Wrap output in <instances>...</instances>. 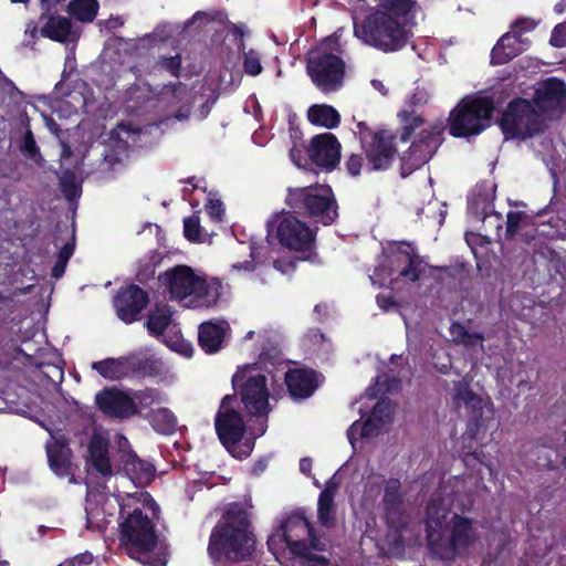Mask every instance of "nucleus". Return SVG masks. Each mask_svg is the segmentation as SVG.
Listing matches in <instances>:
<instances>
[{
  "instance_id": "f257e3e1",
  "label": "nucleus",
  "mask_w": 566,
  "mask_h": 566,
  "mask_svg": "<svg viewBox=\"0 0 566 566\" xmlns=\"http://www.w3.org/2000/svg\"><path fill=\"white\" fill-rule=\"evenodd\" d=\"M416 7L417 0H378L360 23L354 20V34L385 53L399 51L412 35L408 24Z\"/></svg>"
},
{
  "instance_id": "f03ea898",
  "label": "nucleus",
  "mask_w": 566,
  "mask_h": 566,
  "mask_svg": "<svg viewBox=\"0 0 566 566\" xmlns=\"http://www.w3.org/2000/svg\"><path fill=\"white\" fill-rule=\"evenodd\" d=\"M451 497L434 496L426 513V533L430 549L443 559L467 553L476 542L472 521L450 509Z\"/></svg>"
},
{
  "instance_id": "7ed1b4c3",
  "label": "nucleus",
  "mask_w": 566,
  "mask_h": 566,
  "mask_svg": "<svg viewBox=\"0 0 566 566\" xmlns=\"http://www.w3.org/2000/svg\"><path fill=\"white\" fill-rule=\"evenodd\" d=\"M268 546L280 563L287 559L292 566H329V560L318 554L325 551V543L301 513L285 517L270 535Z\"/></svg>"
},
{
  "instance_id": "20e7f679",
  "label": "nucleus",
  "mask_w": 566,
  "mask_h": 566,
  "mask_svg": "<svg viewBox=\"0 0 566 566\" xmlns=\"http://www.w3.org/2000/svg\"><path fill=\"white\" fill-rule=\"evenodd\" d=\"M255 543L245 505L234 503L228 506L222 518L213 527L208 552L214 563H240L251 558Z\"/></svg>"
},
{
  "instance_id": "39448f33",
  "label": "nucleus",
  "mask_w": 566,
  "mask_h": 566,
  "mask_svg": "<svg viewBox=\"0 0 566 566\" xmlns=\"http://www.w3.org/2000/svg\"><path fill=\"white\" fill-rule=\"evenodd\" d=\"M158 281L171 298L189 308L212 307L221 294V284L218 281H207L187 265H177L165 271L158 276Z\"/></svg>"
},
{
  "instance_id": "423d86ee",
  "label": "nucleus",
  "mask_w": 566,
  "mask_h": 566,
  "mask_svg": "<svg viewBox=\"0 0 566 566\" xmlns=\"http://www.w3.org/2000/svg\"><path fill=\"white\" fill-rule=\"evenodd\" d=\"M495 103L491 96H468L450 112L449 134L454 138L479 135L491 125Z\"/></svg>"
},
{
  "instance_id": "0eeeda50",
  "label": "nucleus",
  "mask_w": 566,
  "mask_h": 566,
  "mask_svg": "<svg viewBox=\"0 0 566 566\" xmlns=\"http://www.w3.org/2000/svg\"><path fill=\"white\" fill-rule=\"evenodd\" d=\"M426 271V264L409 243L389 244L385 250L384 260L370 275L371 282L385 285L402 277L416 282Z\"/></svg>"
},
{
  "instance_id": "6e6552de",
  "label": "nucleus",
  "mask_w": 566,
  "mask_h": 566,
  "mask_svg": "<svg viewBox=\"0 0 566 566\" xmlns=\"http://www.w3.org/2000/svg\"><path fill=\"white\" fill-rule=\"evenodd\" d=\"M235 399L226 396L216 416L214 426L218 437L226 449L238 459L248 458L254 448V439L244 437L245 424L238 410L233 408Z\"/></svg>"
},
{
  "instance_id": "1a4fd4ad",
  "label": "nucleus",
  "mask_w": 566,
  "mask_h": 566,
  "mask_svg": "<svg viewBox=\"0 0 566 566\" xmlns=\"http://www.w3.org/2000/svg\"><path fill=\"white\" fill-rule=\"evenodd\" d=\"M157 536L151 520L136 506L120 523V545L134 559L148 565V554L156 546Z\"/></svg>"
},
{
  "instance_id": "9d476101",
  "label": "nucleus",
  "mask_w": 566,
  "mask_h": 566,
  "mask_svg": "<svg viewBox=\"0 0 566 566\" xmlns=\"http://www.w3.org/2000/svg\"><path fill=\"white\" fill-rule=\"evenodd\" d=\"M286 203L300 213L307 214L316 222L328 226L337 218V206L328 186L291 188Z\"/></svg>"
},
{
  "instance_id": "9b49d317",
  "label": "nucleus",
  "mask_w": 566,
  "mask_h": 566,
  "mask_svg": "<svg viewBox=\"0 0 566 566\" xmlns=\"http://www.w3.org/2000/svg\"><path fill=\"white\" fill-rule=\"evenodd\" d=\"M232 384L239 389L241 401L252 417H266L270 412L268 378L258 365H244L238 368Z\"/></svg>"
},
{
  "instance_id": "f8f14e48",
  "label": "nucleus",
  "mask_w": 566,
  "mask_h": 566,
  "mask_svg": "<svg viewBox=\"0 0 566 566\" xmlns=\"http://www.w3.org/2000/svg\"><path fill=\"white\" fill-rule=\"evenodd\" d=\"M499 126L507 139L532 137L543 130L542 115L525 98L516 97L511 101L499 119Z\"/></svg>"
},
{
  "instance_id": "ddd939ff",
  "label": "nucleus",
  "mask_w": 566,
  "mask_h": 566,
  "mask_svg": "<svg viewBox=\"0 0 566 566\" xmlns=\"http://www.w3.org/2000/svg\"><path fill=\"white\" fill-rule=\"evenodd\" d=\"M306 72L313 84L324 93L338 91L345 77L343 59L323 48L308 52Z\"/></svg>"
},
{
  "instance_id": "4468645a",
  "label": "nucleus",
  "mask_w": 566,
  "mask_h": 566,
  "mask_svg": "<svg viewBox=\"0 0 566 566\" xmlns=\"http://www.w3.org/2000/svg\"><path fill=\"white\" fill-rule=\"evenodd\" d=\"M271 230H275L282 245L290 250L312 253L315 247V232L306 223L290 212H282L269 222Z\"/></svg>"
},
{
  "instance_id": "2eb2a0df",
  "label": "nucleus",
  "mask_w": 566,
  "mask_h": 566,
  "mask_svg": "<svg viewBox=\"0 0 566 566\" xmlns=\"http://www.w3.org/2000/svg\"><path fill=\"white\" fill-rule=\"evenodd\" d=\"M452 400L459 410H464L473 420L475 434L481 429H489V421L493 418V406L484 402L474 394L465 381L454 384Z\"/></svg>"
},
{
  "instance_id": "dca6fc26",
  "label": "nucleus",
  "mask_w": 566,
  "mask_h": 566,
  "mask_svg": "<svg viewBox=\"0 0 566 566\" xmlns=\"http://www.w3.org/2000/svg\"><path fill=\"white\" fill-rule=\"evenodd\" d=\"M340 144H294L290 151L297 167L307 168L310 164L333 169L340 158Z\"/></svg>"
},
{
  "instance_id": "f3484780",
  "label": "nucleus",
  "mask_w": 566,
  "mask_h": 566,
  "mask_svg": "<svg viewBox=\"0 0 566 566\" xmlns=\"http://www.w3.org/2000/svg\"><path fill=\"white\" fill-rule=\"evenodd\" d=\"M91 149L90 144H62L61 164L66 170L61 177V188L64 197L70 201L81 195V182L71 169H78Z\"/></svg>"
},
{
  "instance_id": "a211bd4d",
  "label": "nucleus",
  "mask_w": 566,
  "mask_h": 566,
  "mask_svg": "<svg viewBox=\"0 0 566 566\" xmlns=\"http://www.w3.org/2000/svg\"><path fill=\"white\" fill-rule=\"evenodd\" d=\"M196 92L182 82L169 83L163 86L158 98L176 107L174 118L188 120L196 101Z\"/></svg>"
},
{
  "instance_id": "6ab92c4d",
  "label": "nucleus",
  "mask_w": 566,
  "mask_h": 566,
  "mask_svg": "<svg viewBox=\"0 0 566 566\" xmlns=\"http://www.w3.org/2000/svg\"><path fill=\"white\" fill-rule=\"evenodd\" d=\"M95 400L103 413L112 418L125 419L137 412L134 398L115 388L98 392Z\"/></svg>"
},
{
  "instance_id": "aec40b11",
  "label": "nucleus",
  "mask_w": 566,
  "mask_h": 566,
  "mask_svg": "<svg viewBox=\"0 0 566 566\" xmlns=\"http://www.w3.org/2000/svg\"><path fill=\"white\" fill-rule=\"evenodd\" d=\"M147 303V294L136 285L122 289L115 298L117 315L125 323L135 322Z\"/></svg>"
},
{
  "instance_id": "412c9836",
  "label": "nucleus",
  "mask_w": 566,
  "mask_h": 566,
  "mask_svg": "<svg viewBox=\"0 0 566 566\" xmlns=\"http://www.w3.org/2000/svg\"><path fill=\"white\" fill-rule=\"evenodd\" d=\"M535 104L544 111L556 109L566 103V84L549 77L535 91Z\"/></svg>"
},
{
  "instance_id": "4be33fe9",
  "label": "nucleus",
  "mask_w": 566,
  "mask_h": 566,
  "mask_svg": "<svg viewBox=\"0 0 566 566\" xmlns=\"http://www.w3.org/2000/svg\"><path fill=\"white\" fill-rule=\"evenodd\" d=\"M228 332L229 324L224 319L203 322L198 329L199 345L208 354L216 353L223 346Z\"/></svg>"
},
{
  "instance_id": "5701e85b",
  "label": "nucleus",
  "mask_w": 566,
  "mask_h": 566,
  "mask_svg": "<svg viewBox=\"0 0 566 566\" xmlns=\"http://www.w3.org/2000/svg\"><path fill=\"white\" fill-rule=\"evenodd\" d=\"M285 381L291 396L301 399L310 397L318 386L316 374L308 369L287 371Z\"/></svg>"
},
{
  "instance_id": "b1692460",
  "label": "nucleus",
  "mask_w": 566,
  "mask_h": 566,
  "mask_svg": "<svg viewBox=\"0 0 566 566\" xmlns=\"http://www.w3.org/2000/svg\"><path fill=\"white\" fill-rule=\"evenodd\" d=\"M495 197V184L493 181H481L475 185L469 197V211L474 217L486 216L493 208Z\"/></svg>"
},
{
  "instance_id": "393cba45",
  "label": "nucleus",
  "mask_w": 566,
  "mask_h": 566,
  "mask_svg": "<svg viewBox=\"0 0 566 566\" xmlns=\"http://www.w3.org/2000/svg\"><path fill=\"white\" fill-rule=\"evenodd\" d=\"M90 462L103 475L112 474V465L108 459V440L101 433L95 432L88 446Z\"/></svg>"
},
{
  "instance_id": "a878e982",
  "label": "nucleus",
  "mask_w": 566,
  "mask_h": 566,
  "mask_svg": "<svg viewBox=\"0 0 566 566\" xmlns=\"http://www.w3.org/2000/svg\"><path fill=\"white\" fill-rule=\"evenodd\" d=\"M520 42L521 35L516 32L503 34L491 51V64L503 65L516 57L521 53Z\"/></svg>"
},
{
  "instance_id": "bb28decb",
  "label": "nucleus",
  "mask_w": 566,
  "mask_h": 566,
  "mask_svg": "<svg viewBox=\"0 0 566 566\" xmlns=\"http://www.w3.org/2000/svg\"><path fill=\"white\" fill-rule=\"evenodd\" d=\"M122 461L124 470L135 483L147 484L153 480L155 473L153 464L139 459L132 451L124 452Z\"/></svg>"
},
{
  "instance_id": "cd10ccee",
  "label": "nucleus",
  "mask_w": 566,
  "mask_h": 566,
  "mask_svg": "<svg viewBox=\"0 0 566 566\" xmlns=\"http://www.w3.org/2000/svg\"><path fill=\"white\" fill-rule=\"evenodd\" d=\"M366 157L373 170L387 169L396 156L392 144H367Z\"/></svg>"
},
{
  "instance_id": "c85d7f7f",
  "label": "nucleus",
  "mask_w": 566,
  "mask_h": 566,
  "mask_svg": "<svg viewBox=\"0 0 566 566\" xmlns=\"http://www.w3.org/2000/svg\"><path fill=\"white\" fill-rule=\"evenodd\" d=\"M337 484L329 480L321 492L317 503V517L323 526H331L334 523V497L337 492Z\"/></svg>"
},
{
  "instance_id": "c756f323",
  "label": "nucleus",
  "mask_w": 566,
  "mask_h": 566,
  "mask_svg": "<svg viewBox=\"0 0 566 566\" xmlns=\"http://www.w3.org/2000/svg\"><path fill=\"white\" fill-rule=\"evenodd\" d=\"M130 367L132 364L127 358H107L92 364L93 369L109 380H117L127 376Z\"/></svg>"
},
{
  "instance_id": "7c9ffc66",
  "label": "nucleus",
  "mask_w": 566,
  "mask_h": 566,
  "mask_svg": "<svg viewBox=\"0 0 566 566\" xmlns=\"http://www.w3.org/2000/svg\"><path fill=\"white\" fill-rule=\"evenodd\" d=\"M174 325L172 312L166 304L156 305L149 313L146 322L148 332L154 336H160Z\"/></svg>"
},
{
  "instance_id": "2f4dec72",
  "label": "nucleus",
  "mask_w": 566,
  "mask_h": 566,
  "mask_svg": "<svg viewBox=\"0 0 566 566\" xmlns=\"http://www.w3.org/2000/svg\"><path fill=\"white\" fill-rule=\"evenodd\" d=\"M41 32L43 36L50 40L56 42H65L70 39L72 32V22L66 17L49 15Z\"/></svg>"
},
{
  "instance_id": "473e14b6",
  "label": "nucleus",
  "mask_w": 566,
  "mask_h": 566,
  "mask_svg": "<svg viewBox=\"0 0 566 566\" xmlns=\"http://www.w3.org/2000/svg\"><path fill=\"white\" fill-rule=\"evenodd\" d=\"M46 453L51 469L57 475H67L70 473V449L62 443L53 442L46 446Z\"/></svg>"
},
{
  "instance_id": "72a5a7b5",
  "label": "nucleus",
  "mask_w": 566,
  "mask_h": 566,
  "mask_svg": "<svg viewBox=\"0 0 566 566\" xmlns=\"http://www.w3.org/2000/svg\"><path fill=\"white\" fill-rule=\"evenodd\" d=\"M308 120L328 129L335 128L340 122L339 113L331 105H312L307 111Z\"/></svg>"
},
{
  "instance_id": "f704fd0d",
  "label": "nucleus",
  "mask_w": 566,
  "mask_h": 566,
  "mask_svg": "<svg viewBox=\"0 0 566 566\" xmlns=\"http://www.w3.org/2000/svg\"><path fill=\"white\" fill-rule=\"evenodd\" d=\"M399 490L400 482L396 479H390L385 484L384 503L386 507V518L390 524H395L396 517L401 515Z\"/></svg>"
},
{
  "instance_id": "c9c22d12",
  "label": "nucleus",
  "mask_w": 566,
  "mask_h": 566,
  "mask_svg": "<svg viewBox=\"0 0 566 566\" xmlns=\"http://www.w3.org/2000/svg\"><path fill=\"white\" fill-rule=\"evenodd\" d=\"M254 336L258 337V342L261 346V358H274L279 353L280 334L273 329L263 328L259 332L250 331L245 338L252 339Z\"/></svg>"
},
{
  "instance_id": "e433bc0d",
  "label": "nucleus",
  "mask_w": 566,
  "mask_h": 566,
  "mask_svg": "<svg viewBox=\"0 0 566 566\" xmlns=\"http://www.w3.org/2000/svg\"><path fill=\"white\" fill-rule=\"evenodd\" d=\"M397 118L400 124L399 139L400 142H409L415 132L422 127L426 123L424 118L412 109H400L397 113ZM398 138V135H397Z\"/></svg>"
},
{
  "instance_id": "4c0bfd02",
  "label": "nucleus",
  "mask_w": 566,
  "mask_h": 566,
  "mask_svg": "<svg viewBox=\"0 0 566 566\" xmlns=\"http://www.w3.org/2000/svg\"><path fill=\"white\" fill-rule=\"evenodd\" d=\"M429 144H410L407 153L401 157L406 169L413 170L424 165L431 157Z\"/></svg>"
},
{
  "instance_id": "58836bf2",
  "label": "nucleus",
  "mask_w": 566,
  "mask_h": 566,
  "mask_svg": "<svg viewBox=\"0 0 566 566\" xmlns=\"http://www.w3.org/2000/svg\"><path fill=\"white\" fill-rule=\"evenodd\" d=\"M126 144H105V149L96 151L103 156L102 161L98 166V171L102 174L108 172L114 168L116 164L122 163L124 155L126 154Z\"/></svg>"
},
{
  "instance_id": "ea45409f",
  "label": "nucleus",
  "mask_w": 566,
  "mask_h": 566,
  "mask_svg": "<svg viewBox=\"0 0 566 566\" xmlns=\"http://www.w3.org/2000/svg\"><path fill=\"white\" fill-rule=\"evenodd\" d=\"M69 12L81 22H91L98 11L97 0H71Z\"/></svg>"
},
{
  "instance_id": "a19ab883",
  "label": "nucleus",
  "mask_w": 566,
  "mask_h": 566,
  "mask_svg": "<svg viewBox=\"0 0 566 566\" xmlns=\"http://www.w3.org/2000/svg\"><path fill=\"white\" fill-rule=\"evenodd\" d=\"M150 423L157 432L170 434L176 430L177 419L169 409L159 408L150 413Z\"/></svg>"
},
{
  "instance_id": "79ce46f5",
  "label": "nucleus",
  "mask_w": 566,
  "mask_h": 566,
  "mask_svg": "<svg viewBox=\"0 0 566 566\" xmlns=\"http://www.w3.org/2000/svg\"><path fill=\"white\" fill-rule=\"evenodd\" d=\"M380 426L382 424L373 419L371 416H369V418L364 423L355 421L347 430V438L353 449H356V443L358 442L356 431H359L360 438H371L377 434Z\"/></svg>"
},
{
  "instance_id": "37998d69",
  "label": "nucleus",
  "mask_w": 566,
  "mask_h": 566,
  "mask_svg": "<svg viewBox=\"0 0 566 566\" xmlns=\"http://www.w3.org/2000/svg\"><path fill=\"white\" fill-rule=\"evenodd\" d=\"M357 129L360 142L382 143L396 142L397 139V134L392 130L386 128L371 129L365 122H359L357 124Z\"/></svg>"
},
{
  "instance_id": "c03bdc74",
  "label": "nucleus",
  "mask_w": 566,
  "mask_h": 566,
  "mask_svg": "<svg viewBox=\"0 0 566 566\" xmlns=\"http://www.w3.org/2000/svg\"><path fill=\"white\" fill-rule=\"evenodd\" d=\"M161 254L158 251L148 252L140 261H139V270L138 276L140 280H147L151 277L155 273V269L161 262Z\"/></svg>"
},
{
  "instance_id": "a18cd8bd",
  "label": "nucleus",
  "mask_w": 566,
  "mask_h": 566,
  "mask_svg": "<svg viewBox=\"0 0 566 566\" xmlns=\"http://www.w3.org/2000/svg\"><path fill=\"white\" fill-rule=\"evenodd\" d=\"M447 129L444 120L438 119L432 123L429 127L422 128L419 133V139L417 142H443V134Z\"/></svg>"
},
{
  "instance_id": "49530a36",
  "label": "nucleus",
  "mask_w": 566,
  "mask_h": 566,
  "mask_svg": "<svg viewBox=\"0 0 566 566\" xmlns=\"http://www.w3.org/2000/svg\"><path fill=\"white\" fill-rule=\"evenodd\" d=\"M192 20L200 21V22H214L220 25H226L229 22L228 13L223 9H211L207 11H197Z\"/></svg>"
},
{
  "instance_id": "de8ad7c7",
  "label": "nucleus",
  "mask_w": 566,
  "mask_h": 566,
  "mask_svg": "<svg viewBox=\"0 0 566 566\" xmlns=\"http://www.w3.org/2000/svg\"><path fill=\"white\" fill-rule=\"evenodd\" d=\"M243 70L248 75L258 76L262 73L261 55L254 49L243 51Z\"/></svg>"
},
{
  "instance_id": "09e8293b",
  "label": "nucleus",
  "mask_w": 566,
  "mask_h": 566,
  "mask_svg": "<svg viewBox=\"0 0 566 566\" xmlns=\"http://www.w3.org/2000/svg\"><path fill=\"white\" fill-rule=\"evenodd\" d=\"M142 132V128L138 125H135L133 122H120L116 125V127L111 132V137L108 142H125L123 135H126V138H129L133 135L138 136Z\"/></svg>"
},
{
  "instance_id": "8fccbe9b",
  "label": "nucleus",
  "mask_w": 566,
  "mask_h": 566,
  "mask_svg": "<svg viewBox=\"0 0 566 566\" xmlns=\"http://www.w3.org/2000/svg\"><path fill=\"white\" fill-rule=\"evenodd\" d=\"M108 522L109 521L99 509L86 507V527L88 530L103 532L106 528Z\"/></svg>"
},
{
  "instance_id": "3c124183",
  "label": "nucleus",
  "mask_w": 566,
  "mask_h": 566,
  "mask_svg": "<svg viewBox=\"0 0 566 566\" xmlns=\"http://www.w3.org/2000/svg\"><path fill=\"white\" fill-rule=\"evenodd\" d=\"M184 233L189 241H201V227L198 216L193 214L184 220Z\"/></svg>"
},
{
  "instance_id": "603ef678",
  "label": "nucleus",
  "mask_w": 566,
  "mask_h": 566,
  "mask_svg": "<svg viewBox=\"0 0 566 566\" xmlns=\"http://www.w3.org/2000/svg\"><path fill=\"white\" fill-rule=\"evenodd\" d=\"M127 503L123 504V510L126 506H130L132 503H140L144 509H148L153 512L154 515H156V512L158 510L157 504L153 500V497L149 495V493L146 492H137L135 494H128L127 495Z\"/></svg>"
},
{
  "instance_id": "864d4df0",
  "label": "nucleus",
  "mask_w": 566,
  "mask_h": 566,
  "mask_svg": "<svg viewBox=\"0 0 566 566\" xmlns=\"http://www.w3.org/2000/svg\"><path fill=\"white\" fill-rule=\"evenodd\" d=\"M392 406L389 400H380L373 408L370 416L381 424L389 422L392 417Z\"/></svg>"
},
{
  "instance_id": "5fc2aeb1",
  "label": "nucleus",
  "mask_w": 566,
  "mask_h": 566,
  "mask_svg": "<svg viewBox=\"0 0 566 566\" xmlns=\"http://www.w3.org/2000/svg\"><path fill=\"white\" fill-rule=\"evenodd\" d=\"M134 401L137 400L142 407H150L154 403L164 401V396L155 389H145L135 394Z\"/></svg>"
},
{
  "instance_id": "6e6d98bb",
  "label": "nucleus",
  "mask_w": 566,
  "mask_h": 566,
  "mask_svg": "<svg viewBox=\"0 0 566 566\" xmlns=\"http://www.w3.org/2000/svg\"><path fill=\"white\" fill-rule=\"evenodd\" d=\"M224 27L228 28L233 41L237 43L238 51L243 52L245 50L244 36L248 34L247 25L229 21Z\"/></svg>"
},
{
  "instance_id": "4d7b16f0",
  "label": "nucleus",
  "mask_w": 566,
  "mask_h": 566,
  "mask_svg": "<svg viewBox=\"0 0 566 566\" xmlns=\"http://www.w3.org/2000/svg\"><path fill=\"white\" fill-rule=\"evenodd\" d=\"M527 219L523 211H510L506 216V234L513 237L517 233L521 224Z\"/></svg>"
},
{
  "instance_id": "13d9d810",
  "label": "nucleus",
  "mask_w": 566,
  "mask_h": 566,
  "mask_svg": "<svg viewBox=\"0 0 566 566\" xmlns=\"http://www.w3.org/2000/svg\"><path fill=\"white\" fill-rule=\"evenodd\" d=\"M158 64L161 69L169 72L172 76L178 77L181 70V56L180 54L170 56H160Z\"/></svg>"
},
{
  "instance_id": "bf43d9fd",
  "label": "nucleus",
  "mask_w": 566,
  "mask_h": 566,
  "mask_svg": "<svg viewBox=\"0 0 566 566\" xmlns=\"http://www.w3.org/2000/svg\"><path fill=\"white\" fill-rule=\"evenodd\" d=\"M549 44L554 48L566 46V22L558 23L554 27L551 33Z\"/></svg>"
},
{
  "instance_id": "052dcab7",
  "label": "nucleus",
  "mask_w": 566,
  "mask_h": 566,
  "mask_svg": "<svg viewBox=\"0 0 566 566\" xmlns=\"http://www.w3.org/2000/svg\"><path fill=\"white\" fill-rule=\"evenodd\" d=\"M206 210L213 221L220 222L222 220L224 214V207L219 199L209 197L206 205Z\"/></svg>"
},
{
  "instance_id": "680f3d73",
  "label": "nucleus",
  "mask_w": 566,
  "mask_h": 566,
  "mask_svg": "<svg viewBox=\"0 0 566 566\" xmlns=\"http://www.w3.org/2000/svg\"><path fill=\"white\" fill-rule=\"evenodd\" d=\"M306 340L311 343L314 349L317 350H327L329 347V343L325 338L324 334H321L318 331H310L306 335Z\"/></svg>"
},
{
  "instance_id": "e2e57ef3",
  "label": "nucleus",
  "mask_w": 566,
  "mask_h": 566,
  "mask_svg": "<svg viewBox=\"0 0 566 566\" xmlns=\"http://www.w3.org/2000/svg\"><path fill=\"white\" fill-rule=\"evenodd\" d=\"M483 342L484 337L481 333L468 332L460 345H463L468 349H474L475 347H479L481 352H484Z\"/></svg>"
},
{
  "instance_id": "0e129e2a",
  "label": "nucleus",
  "mask_w": 566,
  "mask_h": 566,
  "mask_svg": "<svg viewBox=\"0 0 566 566\" xmlns=\"http://www.w3.org/2000/svg\"><path fill=\"white\" fill-rule=\"evenodd\" d=\"M478 218L482 220L485 228L494 227L496 230H501L502 228V216L494 212L492 209L488 211L486 216H480Z\"/></svg>"
},
{
  "instance_id": "69168bd1",
  "label": "nucleus",
  "mask_w": 566,
  "mask_h": 566,
  "mask_svg": "<svg viewBox=\"0 0 566 566\" xmlns=\"http://www.w3.org/2000/svg\"><path fill=\"white\" fill-rule=\"evenodd\" d=\"M449 332H450V336H451L452 340L457 344H461V342H463L465 334L469 331L462 324L453 323L450 326Z\"/></svg>"
},
{
  "instance_id": "338daca9",
  "label": "nucleus",
  "mask_w": 566,
  "mask_h": 566,
  "mask_svg": "<svg viewBox=\"0 0 566 566\" xmlns=\"http://www.w3.org/2000/svg\"><path fill=\"white\" fill-rule=\"evenodd\" d=\"M347 169L352 176H357L361 169V158L353 155L347 161Z\"/></svg>"
},
{
  "instance_id": "774afa93",
  "label": "nucleus",
  "mask_w": 566,
  "mask_h": 566,
  "mask_svg": "<svg viewBox=\"0 0 566 566\" xmlns=\"http://www.w3.org/2000/svg\"><path fill=\"white\" fill-rule=\"evenodd\" d=\"M65 566H96V565L93 563L92 555L84 554V555L75 557L73 560H71Z\"/></svg>"
}]
</instances>
